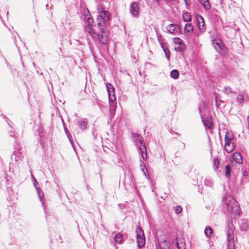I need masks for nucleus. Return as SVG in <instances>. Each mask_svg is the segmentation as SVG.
<instances>
[{
    "label": "nucleus",
    "instance_id": "37",
    "mask_svg": "<svg viewBox=\"0 0 249 249\" xmlns=\"http://www.w3.org/2000/svg\"><path fill=\"white\" fill-rule=\"evenodd\" d=\"M214 43L219 48H221L222 42L221 41H218L214 42Z\"/></svg>",
    "mask_w": 249,
    "mask_h": 249
},
{
    "label": "nucleus",
    "instance_id": "33",
    "mask_svg": "<svg viewBox=\"0 0 249 249\" xmlns=\"http://www.w3.org/2000/svg\"><path fill=\"white\" fill-rule=\"evenodd\" d=\"M87 23H88V25L89 27H91V26H93L94 22H93V19L92 18H89L87 19Z\"/></svg>",
    "mask_w": 249,
    "mask_h": 249
},
{
    "label": "nucleus",
    "instance_id": "11",
    "mask_svg": "<svg viewBox=\"0 0 249 249\" xmlns=\"http://www.w3.org/2000/svg\"><path fill=\"white\" fill-rule=\"evenodd\" d=\"M197 27L200 31H203L204 30V25L205 22L203 18L200 16L199 17L197 18L196 19Z\"/></svg>",
    "mask_w": 249,
    "mask_h": 249
},
{
    "label": "nucleus",
    "instance_id": "16",
    "mask_svg": "<svg viewBox=\"0 0 249 249\" xmlns=\"http://www.w3.org/2000/svg\"><path fill=\"white\" fill-rule=\"evenodd\" d=\"M206 10L210 9L211 5L209 0H198Z\"/></svg>",
    "mask_w": 249,
    "mask_h": 249
},
{
    "label": "nucleus",
    "instance_id": "29",
    "mask_svg": "<svg viewBox=\"0 0 249 249\" xmlns=\"http://www.w3.org/2000/svg\"><path fill=\"white\" fill-rule=\"evenodd\" d=\"M225 176L227 178L231 177V167L229 164H228L225 167Z\"/></svg>",
    "mask_w": 249,
    "mask_h": 249
},
{
    "label": "nucleus",
    "instance_id": "22",
    "mask_svg": "<svg viewBox=\"0 0 249 249\" xmlns=\"http://www.w3.org/2000/svg\"><path fill=\"white\" fill-rule=\"evenodd\" d=\"M204 184L208 187H212L213 184V182L212 180V178L207 177L205 178L204 180Z\"/></svg>",
    "mask_w": 249,
    "mask_h": 249
},
{
    "label": "nucleus",
    "instance_id": "4",
    "mask_svg": "<svg viewBox=\"0 0 249 249\" xmlns=\"http://www.w3.org/2000/svg\"><path fill=\"white\" fill-rule=\"evenodd\" d=\"M136 232L138 246L139 248H141L143 247L145 244V237L144 232L141 227H137Z\"/></svg>",
    "mask_w": 249,
    "mask_h": 249
},
{
    "label": "nucleus",
    "instance_id": "5",
    "mask_svg": "<svg viewBox=\"0 0 249 249\" xmlns=\"http://www.w3.org/2000/svg\"><path fill=\"white\" fill-rule=\"evenodd\" d=\"M23 149L22 148H15V151L11 155V159H14L17 161H20L23 158Z\"/></svg>",
    "mask_w": 249,
    "mask_h": 249
},
{
    "label": "nucleus",
    "instance_id": "46",
    "mask_svg": "<svg viewBox=\"0 0 249 249\" xmlns=\"http://www.w3.org/2000/svg\"><path fill=\"white\" fill-rule=\"evenodd\" d=\"M46 8L48 9V4H46Z\"/></svg>",
    "mask_w": 249,
    "mask_h": 249
},
{
    "label": "nucleus",
    "instance_id": "8",
    "mask_svg": "<svg viewBox=\"0 0 249 249\" xmlns=\"http://www.w3.org/2000/svg\"><path fill=\"white\" fill-rule=\"evenodd\" d=\"M167 30L170 34L176 35L179 30V27L175 24H171L167 27Z\"/></svg>",
    "mask_w": 249,
    "mask_h": 249
},
{
    "label": "nucleus",
    "instance_id": "13",
    "mask_svg": "<svg viewBox=\"0 0 249 249\" xmlns=\"http://www.w3.org/2000/svg\"><path fill=\"white\" fill-rule=\"evenodd\" d=\"M234 149V145L231 142H225V150L228 153H230Z\"/></svg>",
    "mask_w": 249,
    "mask_h": 249
},
{
    "label": "nucleus",
    "instance_id": "44",
    "mask_svg": "<svg viewBox=\"0 0 249 249\" xmlns=\"http://www.w3.org/2000/svg\"><path fill=\"white\" fill-rule=\"evenodd\" d=\"M154 2H157L158 4L159 3V0H153Z\"/></svg>",
    "mask_w": 249,
    "mask_h": 249
},
{
    "label": "nucleus",
    "instance_id": "27",
    "mask_svg": "<svg viewBox=\"0 0 249 249\" xmlns=\"http://www.w3.org/2000/svg\"><path fill=\"white\" fill-rule=\"evenodd\" d=\"M204 232L207 236H210L213 233V230L210 226H207L205 228Z\"/></svg>",
    "mask_w": 249,
    "mask_h": 249
},
{
    "label": "nucleus",
    "instance_id": "31",
    "mask_svg": "<svg viewBox=\"0 0 249 249\" xmlns=\"http://www.w3.org/2000/svg\"><path fill=\"white\" fill-rule=\"evenodd\" d=\"M223 92L225 94L229 95L232 92V90L230 87H229L228 86H226V87H224V88L223 90Z\"/></svg>",
    "mask_w": 249,
    "mask_h": 249
},
{
    "label": "nucleus",
    "instance_id": "39",
    "mask_svg": "<svg viewBox=\"0 0 249 249\" xmlns=\"http://www.w3.org/2000/svg\"><path fill=\"white\" fill-rule=\"evenodd\" d=\"M140 166L141 168L146 167L144 162H143L142 160H140Z\"/></svg>",
    "mask_w": 249,
    "mask_h": 249
},
{
    "label": "nucleus",
    "instance_id": "7",
    "mask_svg": "<svg viewBox=\"0 0 249 249\" xmlns=\"http://www.w3.org/2000/svg\"><path fill=\"white\" fill-rule=\"evenodd\" d=\"M106 87L108 92L109 101L113 102L115 100L114 88L110 84H107Z\"/></svg>",
    "mask_w": 249,
    "mask_h": 249
},
{
    "label": "nucleus",
    "instance_id": "47",
    "mask_svg": "<svg viewBox=\"0 0 249 249\" xmlns=\"http://www.w3.org/2000/svg\"><path fill=\"white\" fill-rule=\"evenodd\" d=\"M248 123H249V116L248 117Z\"/></svg>",
    "mask_w": 249,
    "mask_h": 249
},
{
    "label": "nucleus",
    "instance_id": "14",
    "mask_svg": "<svg viewBox=\"0 0 249 249\" xmlns=\"http://www.w3.org/2000/svg\"><path fill=\"white\" fill-rule=\"evenodd\" d=\"M232 158L238 164L242 163V158L240 153H234L232 155Z\"/></svg>",
    "mask_w": 249,
    "mask_h": 249
},
{
    "label": "nucleus",
    "instance_id": "36",
    "mask_svg": "<svg viewBox=\"0 0 249 249\" xmlns=\"http://www.w3.org/2000/svg\"><path fill=\"white\" fill-rule=\"evenodd\" d=\"M67 137H68L69 141L70 142L71 144L73 146V141H72V136L71 135V134H69V135H67Z\"/></svg>",
    "mask_w": 249,
    "mask_h": 249
},
{
    "label": "nucleus",
    "instance_id": "38",
    "mask_svg": "<svg viewBox=\"0 0 249 249\" xmlns=\"http://www.w3.org/2000/svg\"><path fill=\"white\" fill-rule=\"evenodd\" d=\"M9 135L11 137H14L15 136V133L14 130H10L9 131Z\"/></svg>",
    "mask_w": 249,
    "mask_h": 249
},
{
    "label": "nucleus",
    "instance_id": "26",
    "mask_svg": "<svg viewBox=\"0 0 249 249\" xmlns=\"http://www.w3.org/2000/svg\"><path fill=\"white\" fill-rule=\"evenodd\" d=\"M170 76L172 78L176 79L179 76V72L177 70H173L170 72Z\"/></svg>",
    "mask_w": 249,
    "mask_h": 249
},
{
    "label": "nucleus",
    "instance_id": "18",
    "mask_svg": "<svg viewBox=\"0 0 249 249\" xmlns=\"http://www.w3.org/2000/svg\"><path fill=\"white\" fill-rule=\"evenodd\" d=\"M143 160H145L147 159V152L145 145H142V147H140L139 148Z\"/></svg>",
    "mask_w": 249,
    "mask_h": 249
},
{
    "label": "nucleus",
    "instance_id": "3",
    "mask_svg": "<svg viewBox=\"0 0 249 249\" xmlns=\"http://www.w3.org/2000/svg\"><path fill=\"white\" fill-rule=\"evenodd\" d=\"M226 234L228 242L227 249H234V229L232 225L231 227L229 226Z\"/></svg>",
    "mask_w": 249,
    "mask_h": 249
},
{
    "label": "nucleus",
    "instance_id": "23",
    "mask_svg": "<svg viewBox=\"0 0 249 249\" xmlns=\"http://www.w3.org/2000/svg\"><path fill=\"white\" fill-rule=\"evenodd\" d=\"M182 18L184 21L190 22L192 20L191 15L190 13L186 12L183 14Z\"/></svg>",
    "mask_w": 249,
    "mask_h": 249
},
{
    "label": "nucleus",
    "instance_id": "9",
    "mask_svg": "<svg viewBox=\"0 0 249 249\" xmlns=\"http://www.w3.org/2000/svg\"><path fill=\"white\" fill-rule=\"evenodd\" d=\"M176 245L178 249H185L186 244L183 238L177 237Z\"/></svg>",
    "mask_w": 249,
    "mask_h": 249
},
{
    "label": "nucleus",
    "instance_id": "35",
    "mask_svg": "<svg viewBox=\"0 0 249 249\" xmlns=\"http://www.w3.org/2000/svg\"><path fill=\"white\" fill-rule=\"evenodd\" d=\"M248 224L246 223H244L242 224V225L241 226L240 228L241 230H244L245 231L248 228Z\"/></svg>",
    "mask_w": 249,
    "mask_h": 249
},
{
    "label": "nucleus",
    "instance_id": "21",
    "mask_svg": "<svg viewBox=\"0 0 249 249\" xmlns=\"http://www.w3.org/2000/svg\"><path fill=\"white\" fill-rule=\"evenodd\" d=\"M203 124L205 127L207 129H211L213 126L212 122L209 119H205L204 120H203Z\"/></svg>",
    "mask_w": 249,
    "mask_h": 249
},
{
    "label": "nucleus",
    "instance_id": "10",
    "mask_svg": "<svg viewBox=\"0 0 249 249\" xmlns=\"http://www.w3.org/2000/svg\"><path fill=\"white\" fill-rule=\"evenodd\" d=\"M159 249L157 248V249H170V243L165 239L163 241H161L159 243Z\"/></svg>",
    "mask_w": 249,
    "mask_h": 249
},
{
    "label": "nucleus",
    "instance_id": "20",
    "mask_svg": "<svg viewBox=\"0 0 249 249\" xmlns=\"http://www.w3.org/2000/svg\"><path fill=\"white\" fill-rule=\"evenodd\" d=\"M34 185L36 188V191H37V192L38 194V198H39L40 201L41 202L42 205L43 206V197H44L43 192L42 191V190L39 188L37 187L36 186L35 182H34Z\"/></svg>",
    "mask_w": 249,
    "mask_h": 249
},
{
    "label": "nucleus",
    "instance_id": "48",
    "mask_svg": "<svg viewBox=\"0 0 249 249\" xmlns=\"http://www.w3.org/2000/svg\"><path fill=\"white\" fill-rule=\"evenodd\" d=\"M183 146H184V147H185V143H183Z\"/></svg>",
    "mask_w": 249,
    "mask_h": 249
},
{
    "label": "nucleus",
    "instance_id": "15",
    "mask_svg": "<svg viewBox=\"0 0 249 249\" xmlns=\"http://www.w3.org/2000/svg\"><path fill=\"white\" fill-rule=\"evenodd\" d=\"M88 122L86 119L82 120V121H78L77 124L79 127L82 130H85L87 128L88 125Z\"/></svg>",
    "mask_w": 249,
    "mask_h": 249
},
{
    "label": "nucleus",
    "instance_id": "28",
    "mask_svg": "<svg viewBox=\"0 0 249 249\" xmlns=\"http://www.w3.org/2000/svg\"><path fill=\"white\" fill-rule=\"evenodd\" d=\"M237 100L238 102L242 106L244 102V97L243 94H239L237 96Z\"/></svg>",
    "mask_w": 249,
    "mask_h": 249
},
{
    "label": "nucleus",
    "instance_id": "42",
    "mask_svg": "<svg viewBox=\"0 0 249 249\" xmlns=\"http://www.w3.org/2000/svg\"><path fill=\"white\" fill-rule=\"evenodd\" d=\"M186 6H187L190 4V0H183Z\"/></svg>",
    "mask_w": 249,
    "mask_h": 249
},
{
    "label": "nucleus",
    "instance_id": "24",
    "mask_svg": "<svg viewBox=\"0 0 249 249\" xmlns=\"http://www.w3.org/2000/svg\"><path fill=\"white\" fill-rule=\"evenodd\" d=\"M114 241L117 244H122L123 241V238H122V235L121 233H117L116 234V235L114 237Z\"/></svg>",
    "mask_w": 249,
    "mask_h": 249
},
{
    "label": "nucleus",
    "instance_id": "1",
    "mask_svg": "<svg viewBox=\"0 0 249 249\" xmlns=\"http://www.w3.org/2000/svg\"><path fill=\"white\" fill-rule=\"evenodd\" d=\"M109 13L102 9L96 18L97 25L101 32L98 35L100 42L104 45L109 43L108 33L107 28L109 25Z\"/></svg>",
    "mask_w": 249,
    "mask_h": 249
},
{
    "label": "nucleus",
    "instance_id": "30",
    "mask_svg": "<svg viewBox=\"0 0 249 249\" xmlns=\"http://www.w3.org/2000/svg\"><path fill=\"white\" fill-rule=\"evenodd\" d=\"M219 165V161L218 159H215L213 161V167L214 170H217Z\"/></svg>",
    "mask_w": 249,
    "mask_h": 249
},
{
    "label": "nucleus",
    "instance_id": "2",
    "mask_svg": "<svg viewBox=\"0 0 249 249\" xmlns=\"http://www.w3.org/2000/svg\"><path fill=\"white\" fill-rule=\"evenodd\" d=\"M222 210L226 213H231L238 216L240 213V207L237 202L231 196H224L222 199Z\"/></svg>",
    "mask_w": 249,
    "mask_h": 249
},
{
    "label": "nucleus",
    "instance_id": "17",
    "mask_svg": "<svg viewBox=\"0 0 249 249\" xmlns=\"http://www.w3.org/2000/svg\"><path fill=\"white\" fill-rule=\"evenodd\" d=\"M184 30L185 32L190 35L194 30V27L191 23H186L185 25Z\"/></svg>",
    "mask_w": 249,
    "mask_h": 249
},
{
    "label": "nucleus",
    "instance_id": "32",
    "mask_svg": "<svg viewBox=\"0 0 249 249\" xmlns=\"http://www.w3.org/2000/svg\"><path fill=\"white\" fill-rule=\"evenodd\" d=\"M86 30L91 35H97V36H98V35L96 33L95 30L94 29H93L91 27H87L86 28Z\"/></svg>",
    "mask_w": 249,
    "mask_h": 249
},
{
    "label": "nucleus",
    "instance_id": "6",
    "mask_svg": "<svg viewBox=\"0 0 249 249\" xmlns=\"http://www.w3.org/2000/svg\"><path fill=\"white\" fill-rule=\"evenodd\" d=\"M130 12L132 16L138 18L139 13V8L138 4L137 2H132L130 7Z\"/></svg>",
    "mask_w": 249,
    "mask_h": 249
},
{
    "label": "nucleus",
    "instance_id": "40",
    "mask_svg": "<svg viewBox=\"0 0 249 249\" xmlns=\"http://www.w3.org/2000/svg\"><path fill=\"white\" fill-rule=\"evenodd\" d=\"M141 170L142 171V172H143V173L144 174V175L145 176H146V172H147V170L146 169V167L145 168H141Z\"/></svg>",
    "mask_w": 249,
    "mask_h": 249
},
{
    "label": "nucleus",
    "instance_id": "25",
    "mask_svg": "<svg viewBox=\"0 0 249 249\" xmlns=\"http://www.w3.org/2000/svg\"><path fill=\"white\" fill-rule=\"evenodd\" d=\"M233 135L229 132H227L225 136V142H231L233 139Z\"/></svg>",
    "mask_w": 249,
    "mask_h": 249
},
{
    "label": "nucleus",
    "instance_id": "34",
    "mask_svg": "<svg viewBox=\"0 0 249 249\" xmlns=\"http://www.w3.org/2000/svg\"><path fill=\"white\" fill-rule=\"evenodd\" d=\"M182 211V208L180 206H177L175 207V212L177 214H179Z\"/></svg>",
    "mask_w": 249,
    "mask_h": 249
},
{
    "label": "nucleus",
    "instance_id": "43",
    "mask_svg": "<svg viewBox=\"0 0 249 249\" xmlns=\"http://www.w3.org/2000/svg\"><path fill=\"white\" fill-rule=\"evenodd\" d=\"M243 175L244 176H248V172L247 171H244L243 173Z\"/></svg>",
    "mask_w": 249,
    "mask_h": 249
},
{
    "label": "nucleus",
    "instance_id": "19",
    "mask_svg": "<svg viewBox=\"0 0 249 249\" xmlns=\"http://www.w3.org/2000/svg\"><path fill=\"white\" fill-rule=\"evenodd\" d=\"M132 136L135 142H139L141 144H142L143 140L142 138L140 135L138 133H133L132 134Z\"/></svg>",
    "mask_w": 249,
    "mask_h": 249
},
{
    "label": "nucleus",
    "instance_id": "12",
    "mask_svg": "<svg viewBox=\"0 0 249 249\" xmlns=\"http://www.w3.org/2000/svg\"><path fill=\"white\" fill-rule=\"evenodd\" d=\"M158 40L160 42V45L163 51H164V53L166 55V58L168 59H169L170 53V51L167 49V44L165 43H162V42H160L159 38H158Z\"/></svg>",
    "mask_w": 249,
    "mask_h": 249
},
{
    "label": "nucleus",
    "instance_id": "45",
    "mask_svg": "<svg viewBox=\"0 0 249 249\" xmlns=\"http://www.w3.org/2000/svg\"><path fill=\"white\" fill-rule=\"evenodd\" d=\"M215 100L216 102H217V96L215 97Z\"/></svg>",
    "mask_w": 249,
    "mask_h": 249
},
{
    "label": "nucleus",
    "instance_id": "41",
    "mask_svg": "<svg viewBox=\"0 0 249 249\" xmlns=\"http://www.w3.org/2000/svg\"><path fill=\"white\" fill-rule=\"evenodd\" d=\"M64 127L65 132L67 135H68L69 134H71L70 132H69V131L68 130V129L65 127V125H64Z\"/></svg>",
    "mask_w": 249,
    "mask_h": 249
}]
</instances>
